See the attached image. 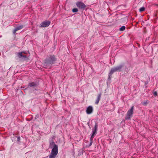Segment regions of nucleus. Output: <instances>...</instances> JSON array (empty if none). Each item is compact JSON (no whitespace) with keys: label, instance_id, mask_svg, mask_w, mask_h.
Masks as SVG:
<instances>
[{"label":"nucleus","instance_id":"f257e3e1","mask_svg":"<svg viewBox=\"0 0 158 158\" xmlns=\"http://www.w3.org/2000/svg\"><path fill=\"white\" fill-rule=\"evenodd\" d=\"M53 145V147L49 155V158H55L58 153V147L54 142H52L50 143V146Z\"/></svg>","mask_w":158,"mask_h":158},{"label":"nucleus","instance_id":"f03ea898","mask_svg":"<svg viewBox=\"0 0 158 158\" xmlns=\"http://www.w3.org/2000/svg\"><path fill=\"white\" fill-rule=\"evenodd\" d=\"M134 110V106H132L131 108L129 110L127 113V115L125 117V119L126 120L130 119L133 114Z\"/></svg>","mask_w":158,"mask_h":158},{"label":"nucleus","instance_id":"7ed1b4c3","mask_svg":"<svg viewBox=\"0 0 158 158\" xmlns=\"http://www.w3.org/2000/svg\"><path fill=\"white\" fill-rule=\"evenodd\" d=\"M76 5L78 7L81 9H84L86 7L85 4L81 2H77Z\"/></svg>","mask_w":158,"mask_h":158},{"label":"nucleus","instance_id":"20e7f679","mask_svg":"<svg viewBox=\"0 0 158 158\" xmlns=\"http://www.w3.org/2000/svg\"><path fill=\"white\" fill-rule=\"evenodd\" d=\"M50 23V22L49 21L44 22L41 23L40 27H45L48 26Z\"/></svg>","mask_w":158,"mask_h":158},{"label":"nucleus","instance_id":"39448f33","mask_svg":"<svg viewBox=\"0 0 158 158\" xmlns=\"http://www.w3.org/2000/svg\"><path fill=\"white\" fill-rule=\"evenodd\" d=\"M55 60V58L54 57L52 56L50 58H49L45 60L46 64H47L48 63H51L53 62V61L54 60Z\"/></svg>","mask_w":158,"mask_h":158},{"label":"nucleus","instance_id":"423d86ee","mask_svg":"<svg viewBox=\"0 0 158 158\" xmlns=\"http://www.w3.org/2000/svg\"><path fill=\"white\" fill-rule=\"evenodd\" d=\"M93 109L92 106H90L88 107L86 109V112L88 114H91L93 112Z\"/></svg>","mask_w":158,"mask_h":158},{"label":"nucleus","instance_id":"0eeeda50","mask_svg":"<svg viewBox=\"0 0 158 158\" xmlns=\"http://www.w3.org/2000/svg\"><path fill=\"white\" fill-rule=\"evenodd\" d=\"M119 70V71H120V70H111L110 72V73L108 75V80H110L111 77V75L114 72H116L117 70Z\"/></svg>","mask_w":158,"mask_h":158},{"label":"nucleus","instance_id":"6e6552de","mask_svg":"<svg viewBox=\"0 0 158 158\" xmlns=\"http://www.w3.org/2000/svg\"><path fill=\"white\" fill-rule=\"evenodd\" d=\"M101 95H102V94H101V93H100V94H98V97L95 100V103L96 104H97L99 102V101L101 99Z\"/></svg>","mask_w":158,"mask_h":158},{"label":"nucleus","instance_id":"1a4fd4ad","mask_svg":"<svg viewBox=\"0 0 158 158\" xmlns=\"http://www.w3.org/2000/svg\"><path fill=\"white\" fill-rule=\"evenodd\" d=\"M36 83L34 82L29 83L28 85V86L30 87H35L36 86Z\"/></svg>","mask_w":158,"mask_h":158},{"label":"nucleus","instance_id":"9d476101","mask_svg":"<svg viewBox=\"0 0 158 158\" xmlns=\"http://www.w3.org/2000/svg\"><path fill=\"white\" fill-rule=\"evenodd\" d=\"M98 125L97 123H95V126L93 129V132H95V133H97L98 129Z\"/></svg>","mask_w":158,"mask_h":158},{"label":"nucleus","instance_id":"9b49d317","mask_svg":"<svg viewBox=\"0 0 158 158\" xmlns=\"http://www.w3.org/2000/svg\"><path fill=\"white\" fill-rule=\"evenodd\" d=\"M23 27L22 26H19L17 27L14 30V33L15 34L16 32L17 31L22 29L23 28Z\"/></svg>","mask_w":158,"mask_h":158},{"label":"nucleus","instance_id":"f8f14e48","mask_svg":"<svg viewBox=\"0 0 158 158\" xmlns=\"http://www.w3.org/2000/svg\"><path fill=\"white\" fill-rule=\"evenodd\" d=\"M96 133L95 132H93L92 134L91 135V137L90 139V140H93L94 137L95 136Z\"/></svg>","mask_w":158,"mask_h":158},{"label":"nucleus","instance_id":"ddd939ff","mask_svg":"<svg viewBox=\"0 0 158 158\" xmlns=\"http://www.w3.org/2000/svg\"><path fill=\"white\" fill-rule=\"evenodd\" d=\"M125 29V27L124 26H123L121 27L120 28V31H123Z\"/></svg>","mask_w":158,"mask_h":158},{"label":"nucleus","instance_id":"4468645a","mask_svg":"<svg viewBox=\"0 0 158 158\" xmlns=\"http://www.w3.org/2000/svg\"><path fill=\"white\" fill-rule=\"evenodd\" d=\"M145 10V8L144 7H141L139 10V11L140 12H142L144 11Z\"/></svg>","mask_w":158,"mask_h":158},{"label":"nucleus","instance_id":"2eb2a0df","mask_svg":"<svg viewBox=\"0 0 158 158\" xmlns=\"http://www.w3.org/2000/svg\"><path fill=\"white\" fill-rule=\"evenodd\" d=\"M78 11V10L76 8H74L73 9L72 11L73 12H77Z\"/></svg>","mask_w":158,"mask_h":158},{"label":"nucleus","instance_id":"dca6fc26","mask_svg":"<svg viewBox=\"0 0 158 158\" xmlns=\"http://www.w3.org/2000/svg\"><path fill=\"white\" fill-rule=\"evenodd\" d=\"M90 140V143L89 144V145L87 146L88 147H90L92 145L93 140Z\"/></svg>","mask_w":158,"mask_h":158},{"label":"nucleus","instance_id":"f3484780","mask_svg":"<svg viewBox=\"0 0 158 158\" xmlns=\"http://www.w3.org/2000/svg\"><path fill=\"white\" fill-rule=\"evenodd\" d=\"M153 94L155 96H157V92L156 91H155L154 92H153Z\"/></svg>","mask_w":158,"mask_h":158},{"label":"nucleus","instance_id":"a211bd4d","mask_svg":"<svg viewBox=\"0 0 158 158\" xmlns=\"http://www.w3.org/2000/svg\"><path fill=\"white\" fill-rule=\"evenodd\" d=\"M19 57L22 56V53L21 52V53H19Z\"/></svg>","mask_w":158,"mask_h":158},{"label":"nucleus","instance_id":"6ab92c4d","mask_svg":"<svg viewBox=\"0 0 158 158\" xmlns=\"http://www.w3.org/2000/svg\"><path fill=\"white\" fill-rule=\"evenodd\" d=\"M123 68V66L122 65H120L119 66H118V69H121Z\"/></svg>","mask_w":158,"mask_h":158},{"label":"nucleus","instance_id":"aec40b11","mask_svg":"<svg viewBox=\"0 0 158 158\" xmlns=\"http://www.w3.org/2000/svg\"><path fill=\"white\" fill-rule=\"evenodd\" d=\"M143 104L144 105H145V103H144V102H143Z\"/></svg>","mask_w":158,"mask_h":158},{"label":"nucleus","instance_id":"412c9836","mask_svg":"<svg viewBox=\"0 0 158 158\" xmlns=\"http://www.w3.org/2000/svg\"><path fill=\"white\" fill-rule=\"evenodd\" d=\"M24 56L25 57H26V56Z\"/></svg>","mask_w":158,"mask_h":158}]
</instances>
